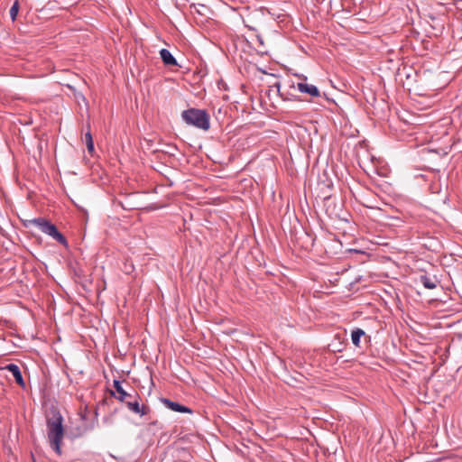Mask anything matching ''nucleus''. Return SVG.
<instances>
[{"instance_id":"9d476101","label":"nucleus","mask_w":462,"mask_h":462,"mask_svg":"<svg viewBox=\"0 0 462 462\" xmlns=\"http://www.w3.org/2000/svg\"><path fill=\"white\" fill-rule=\"evenodd\" d=\"M365 337V341H370V336H367L365 332L359 328H356L351 332V340L355 346L361 347L360 340Z\"/></svg>"},{"instance_id":"39448f33","label":"nucleus","mask_w":462,"mask_h":462,"mask_svg":"<svg viewBox=\"0 0 462 462\" xmlns=\"http://www.w3.org/2000/svg\"><path fill=\"white\" fill-rule=\"evenodd\" d=\"M141 400V397L139 398H131L125 402L129 411L135 414H140L141 416L146 415L150 411V408L147 405H140L139 401Z\"/></svg>"},{"instance_id":"dca6fc26","label":"nucleus","mask_w":462,"mask_h":462,"mask_svg":"<svg viewBox=\"0 0 462 462\" xmlns=\"http://www.w3.org/2000/svg\"><path fill=\"white\" fill-rule=\"evenodd\" d=\"M365 207L370 208H375L374 206H373V205H371V204H365Z\"/></svg>"},{"instance_id":"7ed1b4c3","label":"nucleus","mask_w":462,"mask_h":462,"mask_svg":"<svg viewBox=\"0 0 462 462\" xmlns=\"http://www.w3.org/2000/svg\"><path fill=\"white\" fill-rule=\"evenodd\" d=\"M32 225L38 227L42 233L50 236L55 241L64 246H68L66 237L58 230L57 226L43 217L33 218L30 221Z\"/></svg>"},{"instance_id":"2eb2a0df","label":"nucleus","mask_w":462,"mask_h":462,"mask_svg":"<svg viewBox=\"0 0 462 462\" xmlns=\"http://www.w3.org/2000/svg\"><path fill=\"white\" fill-rule=\"evenodd\" d=\"M85 139H86V143H87V148H88V152H92L94 151V142H93L91 133L89 131L88 133H86Z\"/></svg>"},{"instance_id":"6e6552de","label":"nucleus","mask_w":462,"mask_h":462,"mask_svg":"<svg viewBox=\"0 0 462 462\" xmlns=\"http://www.w3.org/2000/svg\"><path fill=\"white\" fill-rule=\"evenodd\" d=\"M162 402L170 410L181 413H192V410L187 406L181 405L178 402L171 401L170 399L162 398Z\"/></svg>"},{"instance_id":"423d86ee","label":"nucleus","mask_w":462,"mask_h":462,"mask_svg":"<svg viewBox=\"0 0 462 462\" xmlns=\"http://www.w3.org/2000/svg\"><path fill=\"white\" fill-rule=\"evenodd\" d=\"M263 32L264 31L256 32L250 36L251 44L255 47L257 52L260 54H266L268 52V44H266L263 41Z\"/></svg>"},{"instance_id":"f3484780","label":"nucleus","mask_w":462,"mask_h":462,"mask_svg":"<svg viewBox=\"0 0 462 462\" xmlns=\"http://www.w3.org/2000/svg\"><path fill=\"white\" fill-rule=\"evenodd\" d=\"M341 350H342V349H341V348H339V347H337V348L334 349V351H337V352H340Z\"/></svg>"},{"instance_id":"9b49d317","label":"nucleus","mask_w":462,"mask_h":462,"mask_svg":"<svg viewBox=\"0 0 462 462\" xmlns=\"http://www.w3.org/2000/svg\"><path fill=\"white\" fill-rule=\"evenodd\" d=\"M297 88L300 92L308 94L311 97H319L320 92L314 85L300 82L297 84Z\"/></svg>"},{"instance_id":"20e7f679","label":"nucleus","mask_w":462,"mask_h":462,"mask_svg":"<svg viewBox=\"0 0 462 462\" xmlns=\"http://www.w3.org/2000/svg\"><path fill=\"white\" fill-rule=\"evenodd\" d=\"M114 388L116 392H111V395L121 402H125L131 398H139V393L134 389L132 388L131 392L125 391L118 380H114Z\"/></svg>"},{"instance_id":"f8f14e48","label":"nucleus","mask_w":462,"mask_h":462,"mask_svg":"<svg viewBox=\"0 0 462 462\" xmlns=\"http://www.w3.org/2000/svg\"><path fill=\"white\" fill-rule=\"evenodd\" d=\"M160 56L165 65H167V66H177L178 65L176 59L172 56L171 51L167 49H162L160 51Z\"/></svg>"},{"instance_id":"0eeeda50","label":"nucleus","mask_w":462,"mask_h":462,"mask_svg":"<svg viewBox=\"0 0 462 462\" xmlns=\"http://www.w3.org/2000/svg\"><path fill=\"white\" fill-rule=\"evenodd\" d=\"M259 21H255L254 15L250 14L244 20L245 26L254 32L264 31L263 15L258 14Z\"/></svg>"},{"instance_id":"f03ea898","label":"nucleus","mask_w":462,"mask_h":462,"mask_svg":"<svg viewBox=\"0 0 462 462\" xmlns=\"http://www.w3.org/2000/svg\"><path fill=\"white\" fill-rule=\"evenodd\" d=\"M183 121L194 127L208 131L210 128V116L206 110L189 108L181 114Z\"/></svg>"},{"instance_id":"4468645a","label":"nucleus","mask_w":462,"mask_h":462,"mask_svg":"<svg viewBox=\"0 0 462 462\" xmlns=\"http://www.w3.org/2000/svg\"><path fill=\"white\" fill-rule=\"evenodd\" d=\"M19 7H20L19 1L18 0L14 1V3L13 4V5L9 11L10 17H11L12 21H14L16 19L18 12H19Z\"/></svg>"},{"instance_id":"ddd939ff","label":"nucleus","mask_w":462,"mask_h":462,"mask_svg":"<svg viewBox=\"0 0 462 462\" xmlns=\"http://www.w3.org/2000/svg\"><path fill=\"white\" fill-rule=\"evenodd\" d=\"M420 281L423 284V286L429 290H433V289L437 288L438 282H439L435 277L431 278L426 274L421 275L420 277Z\"/></svg>"},{"instance_id":"1a4fd4ad","label":"nucleus","mask_w":462,"mask_h":462,"mask_svg":"<svg viewBox=\"0 0 462 462\" xmlns=\"http://www.w3.org/2000/svg\"><path fill=\"white\" fill-rule=\"evenodd\" d=\"M5 370L9 371L13 376L14 377L15 382L22 386L23 388L25 387V383L23 381L21 370L19 366L15 364H8L5 367Z\"/></svg>"},{"instance_id":"f257e3e1","label":"nucleus","mask_w":462,"mask_h":462,"mask_svg":"<svg viewBox=\"0 0 462 462\" xmlns=\"http://www.w3.org/2000/svg\"><path fill=\"white\" fill-rule=\"evenodd\" d=\"M46 427L50 446L57 455L60 456L65 429L63 417L55 406H51L46 412Z\"/></svg>"}]
</instances>
